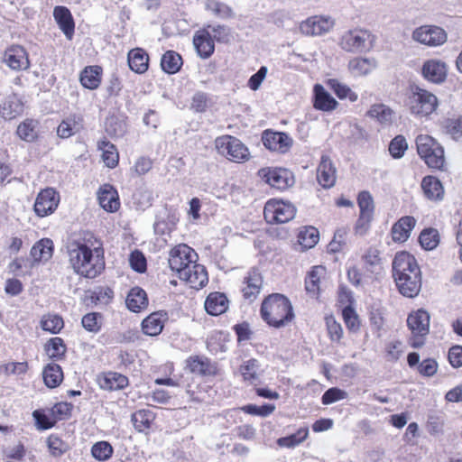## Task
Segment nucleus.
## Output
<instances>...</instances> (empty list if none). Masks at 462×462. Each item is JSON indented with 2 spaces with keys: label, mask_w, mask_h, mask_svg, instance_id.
<instances>
[{
  "label": "nucleus",
  "mask_w": 462,
  "mask_h": 462,
  "mask_svg": "<svg viewBox=\"0 0 462 462\" xmlns=\"http://www.w3.org/2000/svg\"><path fill=\"white\" fill-rule=\"evenodd\" d=\"M437 97L423 88H416L409 97V107L412 115L426 117L431 115L438 107Z\"/></svg>",
  "instance_id": "nucleus-5"
},
{
  "label": "nucleus",
  "mask_w": 462,
  "mask_h": 462,
  "mask_svg": "<svg viewBox=\"0 0 462 462\" xmlns=\"http://www.w3.org/2000/svg\"><path fill=\"white\" fill-rule=\"evenodd\" d=\"M3 62L16 71L27 70L30 68L28 53L20 45H12L7 48L3 56Z\"/></svg>",
  "instance_id": "nucleus-15"
},
{
  "label": "nucleus",
  "mask_w": 462,
  "mask_h": 462,
  "mask_svg": "<svg viewBox=\"0 0 462 462\" xmlns=\"http://www.w3.org/2000/svg\"><path fill=\"white\" fill-rule=\"evenodd\" d=\"M53 16L68 40H71L74 34L75 24L69 10L65 6H56Z\"/></svg>",
  "instance_id": "nucleus-24"
},
{
  "label": "nucleus",
  "mask_w": 462,
  "mask_h": 462,
  "mask_svg": "<svg viewBox=\"0 0 462 462\" xmlns=\"http://www.w3.org/2000/svg\"><path fill=\"white\" fill-rule=\"evenodd\" d=\"M357 204L360 214L355 228L357 234L363 236L367 232L374 213V202L371 193L366 190L359 192Z\"/></svg>",
  "instance_id": "nucleus-10"
},
{
  "label": "nucleus",
  "mask_w": 462,
  "mask_h": 462,
  "mask_svg": "<svg viewBox=\"0 0 462 462\" xmlns=\"http://www.w3.org/2000/svg\"><path fill=\"white\" fill-rule=\"evenodd\" d=\"M263 145L273 152L286 153L291 148L293 140L285 133L266 130L262 137Z\"/></svg>",
  "instance_id": "nucleus-16"
},
{
  "label": "nucleus",
  "mask_w": 462,
  "mask_h": 462,
  "mask_svg": "<svg viewBox=\"0 0 462 462\" xmlns=\"http://www.w3.org/2000/svg\"><path fill=\"white\" fill-rule=\"evenodd\" d=\"M64 327L62 318L57 314H47L41 319V328L51 334H58Z\"/></svg>",
  "instance_id": "nucleus-48"
},
{
  "label": "nucleus",
  "mask_w": 462,
  "mask_h": 462,
  "mask_svg": "<svg viewBox=\"0 0 462 462\" xmlns=\"http://www.w3.org/2000/svg\"><path fill=\"white\" fill-rule=\"evenodd\" d=\"M296 211L295 206L291 202L271 199L264 206L263 216L270 224H282L293 219Z\"/></svg>",
  "instance_id": "nucleus-6"
},
{
  "label": "nucleus",
  "mask_w": 462,
  "mask_h": 462,
  "mask_svg": "<svg viewBox=\"0 0 462 462\" xmlns=\"http://www.w3.org/2000/svg\"><path fill=\"white\" fill-rule=\"evenodd\" d=\"M416 220L413 217L406 216L400 218L392 227V236L395 242H405L415 226Z\"/></svg>",
  "instance_id": "nucleus-26"
},
{
  "label": "nucleus",
  "mask_w": 462,
  "mask_h": 462,
  "mask_svg": "<svg viewBox=\"0 0 462 462\" xmlns=\"http://www.w3.org/2000/svg\"><path fill=\"white\" fill-rule=\"evenodd\" d=\"M195 261L187 270L180 272L179 278L186 282L190 288L199 290L208 283L206 268Z\"/></svg>",
  "instance_id": "nucleus-18"
},
{
  "label": "nucleus",
  "mask_w": 462,
  "mask_h": 462,
  "mask_svg": "<svg viewBox=\"0 0 462 462\" xmlns=\"http://www.w3.org/2000/svg\"><path fill=\"white\" fill-rule=\"evenodd\" d=\"M419 241L425 250H433L439 243V235L438 230L435 228L423 230L420 235Z\"/></svg>",
  "instance_id": "nucleus-50"
},
{
  "label": "nucleus",
  "mask_w": 462,
  "mask_h": 462,
  "mask_svg": "<svg viewBox=\"0 0 462 462\" xmlns=\"http://www.w3.org/2000/svg\"><path fill=\"white\" fill-rule=\"evenodd\" d=\"M19 137L26 142H32L36 138L35 123L32 120H27L19 125L17 128Z\"/></svg>",
  "instance_id": "nucleus-58"
},
{
  "label": "nucleus",
  "mask_w": 462,
  "mask_h": 462,
  "mask_svg": "<svg viewBox=\"0 0 462 462\" xmlns=\"http://www.w3.org/2000/svg\"><path fill=\"white\" fill-rule=\"evenodd\" d=\"M97 147L102 151V159L108 168H115L118 163L119 154L116 147L106 140L99 141Z\"/></svg>",
  "instance_id": "nucleus-42"
},
{
  "label": "nucleus",
  "mask_w": 462,
  "mask_h": 462,
  "mask_svg": "<svg viewBox=\"0 0 462 462\" xmlns=\"http://www.w3.org/2000/svg\"><path fill=\"white\" fill-rule=\"evenodd\" d=\"M97 199L101 208L107 212H115L119 208L117 191L109 184H105L99 189Z\"/></svg>",
  "instance_id": "nucleus-21"
},
{
  "label": "nucleus",
  "mask_w": 462,
  "mask_h": 462,
  "mask_svg": "<svg viewBox=\"0 0 462 462\" xmlns=\"http://www.w3.org/2000/svg\"><path fill=\"white\" fill-rule=\"evenodd\" d=\"M259 368L260 364L258 360L251 358L240 365L239 372L241 373L244 381L250 384H257L260 379V375L258 374Z\"/></svg>",
  "instance_id": "nucleus-41"
},
{
  "label": "nucleus",
  "mask_w": 462,
  "mask_h": 462,
  "mask_svg": "<svg viewBox=\"0 0 462 462\" xmlns=\"http://www.w3.org/2000/svg\"><path fill=\"white\" fill-rule=\"evenodd\" d=\"M309 430L307 428H300L296 433L287 437L280 438L277 440V444L280 447L284 448H294L300 444L308 437Z\"/></svg>",
  "instance_id": "nucleus-51"
},
{
  "label": "nucleus",
  "mask_w": 462,
  "mask_h": 462,
  "mask_svg": "<svg viewBox=\"0 0 462 462\" xmlns=\"http://www.w3.org/2000/svg\"><path fill=\"white\" fill-rule=\"evenodd\" d=\"M0 112L5 119L11 120L23 112V103L17 96H9L2 103Z\"/></svg>",
  "instance_id": "nucleus-37"
},
{
  "label": "nucleus",
  "mask_w": 462,
  "mask_h": 462,
  "mask_svg": "<svg viewBox=\"0 0 462 462\" xmlns=\"http://www.w3.org/2000/svg\"><path fill=\"white\" fill-rule=\"evenodd\" d=\"M407 148L408 143L405 138L402 135H398L391 141L389 152L393 158H401L403 156Z\"/></svg>",
  "instance_id": "nucleus-60"
},
{
  "label": "nucleus",
  "mask_w": 462,
  "mask_h": 462,
  "mask_svg": "<svg viewBox=\"0 0 462 462\" xmlns=\"http://www.w3.org/2000/svg\"><path fill=\"white\" fill-rule=\"evenodd\" d=\"M422 77L434 84L443 83L448 76L447 64L438 59L426 60L421 67Z\"/></svg>",
  "instance_id": "nucleus-17"
},
{
  "label": "nucleus",
  "mask_w": 462,
  "mask_h": 462,
  "mask_svg": "<svg viewBox=\"0 0 462 462\" xmlns=\"http://www.w3.org/2000/svg\"><path fill=\"white\" fill-rule=\"evenodd\" d=\"M130 265L131 267L138 272L143 273L146 270V260L143 254L140 251H134L130 255Z\"/></svg>",
  "instance_id": "nucleus-63"
},
{
  "label": "nucleus",
  "mask_w": 462,
  "mask_h": 462,
  "mask_svg": "<svg viewBox=\"0 0 462 462\" xmlns=\"http://www.w3.org/2000/svg\"><path fill=\"white\" fill-rule=\"evenodd\" d=\"M193 44L198 54L203 59L210 57L214 52V42L209 32L196 34L193 38Z\"/></svg>",
  "instance_id": "nucleus-34"
},
{
  "label": "nucleus",
  "mask_w": 462,
  "mask_h": 462,
  "mask_svg": "<svg viewBox=\"0 0 462 462\" xmlns=\"http://www.w3.org/2000/svg\"><path fill=\"white\" fill-rule=\"evenodd\" d=\"M366 115L371 118L376 119L380 124L388 125L393 120V112L384 104H374L371 106Z\"/></svg>",
  "instance_id": "nucleus-45"
},
{
  "label": "nucleus",
  "mask_w": 462,
  "mask_h": 462,
  "mask_svg": "<svg viewBox=\"0 0 462 462\" xmlns=\"http://www.w3.org/2000/svg\"><path fill=\"white\" fill-rule=\"evenodd\" d=\"M318 266H312L305 278V291L310 298L318 296Z\"/></svg>",
  "instance_id": "nucleus-53"
},
{
  "label": "nucleus",
  "mask_w": 462,
  "mask_h": 462,
  "mask_svg": "<svg viewBox=\"0 0 462 462\" xmlns=\"http://www.w3.org/2000/svg\"><path fill=\"white\" fill-rule=\"evenodd\" d=\"M53 253V242L43 238L34 244L31 249V255L35 262L48 261Z\"/></svg>",
  "instance_id": "nucleus-36"
},
{
  "label": "nucleus",
  "mask_w": 462,
  "mask_h": 462,
  "mask_svg": "<svg viewBox=\"0 0 462 462\" xmlns=\"http://www.w3.org/2000/svg\"><path fill=\"white\" fill-rule=\"evenodd\" d=\"M421 273L418 263L413 255L407 252H399L393 261V274H411V273Z\"/></svg>",
  "instance_id": "nucleus-19"
},
{
  "label": "nucleus",
  "mask_w": 462,
  "mask_h": 462,
  "mask_svg": "<svg viewBox=\"0 0 462 462\" xmlns=\"http://www.w3.org/2000/svg\"><path fill=\"white\" fill-rule=\"evenodd\" d=\"M189 370L200 375H212L216 373V367L207 357L191 356L188 360Z\"/></svg>",
  "instance_id": "nucleus-38"
},
{
  "label": "nucleus",
  "mask_w": 462,
  "mask_h": 462,
  "mask_svg": "<svg viewBox=\"0 0 462 462\" xmlns=\"http://www.w3.org/2000/svg\"><path fill=\"white\" fill-rule=\"evenodd\" d=\"M69 261L74 272L86 278L97 277L105 268L103 251L93 249L86 241L73 240L67 246Z\"/></svg>",
  "instance_id": "nucleus-1"
},
{
  "label": "nucleus",
  "mask_w": 462,
  "mask_h": 462,
  "mask_svg": "<svg viewBox=\"0 0 462 462\" xmlns=\"http://www.w3.org/2000/svg\"><path fill=\"white\" fill-rule=\"evenodd\" d=\"M342 316L346 328L353 332H356L360 328V321L358 315L351 306H346L343 309Z\"/></svg>",
  "instance_id": "nucleus-55"
},
{
  "label": "nucleus",
  "mask_w": 462,
  "mask_h": 462,
  "mask_svg": "<svg viewBox=\"0 0 462 462\" xmlns=\"http://www.w3.org/2000/svg\"><path fill=\"white\" fill-rule=\"evenodd\" d=\"M319 171H321L319 184L325 189L333 187L337 180L336 168L326 156H322L321 162H319Z\"/></svg>",
  "instance_id": "nucleus-35"
},
{
  "label": "nucleus",
  "mask_w": 462,
  "mask_h": 462,
  "mask_svg": "<svg viewBox=\"0 0 462 462\" xmlns=\"http://www.w3.org/2000/svg\"><path fill=\"white\" fill-rule=\"evenodd\" d=\"M421 189L424 196L432 201H439L444 197V188L439 179L434 176H426L421 180Z\"/></svg>",
  "instance_id": "nucleus-25"
},
{
  "label": "nucleus",
  "mask_w": 462,
  "mask_h": 462,
  "mask_svg": "<svg viewBox=\"0 0 462 462\" xmlns=\"http://www.w3.org/2000/svg\"><path fill=\"white\" fill-rule=\"evenodd\" d=\"M97 383L101 389L106 391H117L128 385V378L116 372H108L97 377Z\"/></svg>",
  "instance_id": "nucleus-22"
},
{
  "label": "nucleus",
  "mask_w": 462,
  "mask_h": 462,
  "mask_svg": "<svg viewBox=\"0 0 462 462\" xmlns=\"http://www.w3.org/2000/svg\"><path fill=\"white\" fill-rule=\"evenodd\" d=\"M375 36L371 31L362 28L349 29L340 37L339 45L346 52L358 54L370 51L374 44Z\"/></svg>",
  "instance_id": "nucleus-3"
},
{
  "label": "nucleus",
  "mask_w": 462,
  "mask_h": 462,
  "mask_svg": "<svg viewBox=\"0 0 462 462\" xmlns=\"http://www.w3.org/2000/svg\"><path fill=\"white\" fill-rule=\"evenodd\" d=\"M361 261L366 273L378 274L383 269V259L377 247L371 246L367 248L362 255Z\"/></svg>",
  "instance_id": "nucleus-23"
},
{
  "label": "nucleus",
  "mask_w": 462,
  "mask_h": 462,
  "mask_svg": "<svg viewBox=\"0 0 462 462\" xmlns=\"http://www.w3.org/2000/svg\"><path fill=\"white\" fill-rule=\"evenodd\" d=\"M228 307V300L224 293L212 292L205 300V310L212 316L224 313Z\"/></svg>",
  "instance_id": "nucleus-27"
},
{
  "label": "nucleus",
  "mask_w": 462,
  "mask_h": 462,
  "mask_svg": "<svg viewBox=\"0 0 462 462\" xmlns=\"http://www.w3.org/2000/svg\"><path fill=\"white\" fill-rule=\"evenodd\" d=\"M60 203V195L52 188L42 189L34 202V211L38 217H43L52 214Z\"/></svg>",
  "instance_id": "nucleus-13"
},
{
  "label": "nucleus",
  "mask_w": 462,
  "mask_h": 462,
  "mask_svg": "<svg viewBox=\"0 0 462 462\" xmlns=\"http://www.w3.org/2000/svg\"><path fill=\"white\" fill-rule=\"evenodd\" d=\"M241 410L244 412L250 415L267 417L275 411V405L271 403L264 404L262 406H257L255 404H247L243 406Z\"/></svg>",
  "instance_id": "nucleus-54"
},
{
  "label": "nucleus",
  "mask_w": 462,
  "mask_h": 462,
  "mask_svg": "<svg viewBox=\"0 0 462 462\" xmlns=\"http://www.w3.org/2000/svg\"><path fill=\"white\" fill-rule=\"evenodd\" d=\"M418 154L432 169L443 170L445 156L443 147L431 136L420 134L416 138Z\"/></svg>",
  "instance_id": "nucleus-4"
},
{
  "label": "nucleus",
  "mask_w": 462,
  "mask_h": 462,
  "mask_svg": "<svg viewBox=\"0 0 462 462\" xmlns=\"http://www.w3.org/2000/svg\"><path fill=\"white\" fill-rule=\"evenodd\" d=\"M66 349L63 339L58 337L49 339L44 346V350L48 356L56 360H60L64 356Z\"/></svg>",
  "instance_id": "nucleus-47"
},
{
  "label": "nucleus",
  "mask_w": 462,
  "mask_h": 462,
  "mask_svg": "<svg viewBox=\"0 0 462 462\" xmlns=\"http://www.w3.org/2000/svg\"><path fill=\"white\" fill-rule=\"evenodd\" d=\"M445 132L452 136L454 139H458L462 136V116L457 118H448L443 122Z\"/></svg>",
  "instance_id": "nucleus-56"
},
{
  "label": "nucleus",
  "mask_w": 462,
  "mask_h": 462,
  "mask_svg": "<svg viewBox=\"0 0 462 462\" xmlns=\"http://www.w3.org/2000/svg\"><path fill=\"white\" fill-rule=\"evenodd\" d=\"M48 447L53 456H60L67 450V445L56 436L49 437Z\"/></svg>",
  "instance_id": "nucleus-64"
},
{
  "label": "nucleus",
  "mask_w": 462,
  "mask_h": 462,
  "mask_svg": "<svg viewBox=\"0 0 462 462\" xmlns=\"http://www.w3.org/2000/svg\"><path fill=\"white\" fill-rule=\"evenodd\" d=\"M216 147L221 154L235 162H241L249 158L247 147L234 136L224 135L217 138Z\"/></svg>",
  "instance_id": "nucleus-7"
},
{
  "label": "nucleus",
  "mask_w": 462,
  "mask_h": 462,
  "mask_svg": "<svg viewBox=\"0 0 462 462\" xmlns=\"http://www.w3.org/2000/svg\"><path fill=\"white\" fill-rule=\"evenodd\" d=\"M259 176L272 188L284 190L294 184L292 173L282 168H264L258 171Z\"/></svg>",
  "instance_id": "nucleus-12"
},
{
  "label": "nucleus",
  "mask_w": 462,
  "mask_h": 462,
  "mask_svg": "<svg viewBox=\"0 0 462 462\" xmlns=\"http://www.w3.org/2000/svg\"><path fill=\"white\" fill-rule=\"evenodd\" d=\"M83 120L79 116H70L61 121L57 128V134L60 138H69L73 134L79 133L82 127Z\"/></svg>",
  "instance_id": "nucleus-29"
},
{
  "label": "nucleus",
  "mask_w": 462,
  "mask_h": 462,
  "mask_svg": "<svg viewBox=\"0 0 462 462\" xmlns=\"http://www.w3.org/2000/svg\"><path fill=\"white\" fill-rule=\"evenodd\" d=\"M148 54L141 48L133 49L128 52L129 68L139 74L148 69Z\"/></svg>",
  "instance_id": "nucleus-30"
},
{
  "label": "nucleus",
  "mask_w": 462,
  "mask_h": 462,
  "mask_svg": "<svg viewBox=\"0 0 462 462\" xmlns=\"http://www.w3.org/2000/svg\"><path fill=\"white\" fill-rule=\"evenodd\" d=\"M208 9L214 12L216 14L224 17V18H229L234 15L233 10L226 5V4L217 2V1H211L208 5Z\"/></svg>",
  "instance_id": "nucleus-62"
},
{
  "label": "nucleus",
  "mask_w": 462,
  "mask_h": 462,
  "mask_svg": "<svg viewBox=\"0 0 462 462\" xmlns=\"http://www.w3.org/2000/svg\"><path fill=\"white\" fill-rule=\"evenodd\" d=\"M114 453V448L107 441H98L91 448V455L98 461L108 460Z\"/></svg>",
  "instance_id": "nucleus-49"
},
{
  "label": "nucleus",
  "mask_w": 462,
  "mask_h": 462,
  "mask_svg": "<svg viewBox=\"0 0 462 462\" xmlns=\"http://www.w3.org/2000/svg\"><path fill=\"white\" fill-rule=\"evenodd\" d=\"M407 325L413 336L411 340V346L421 347L424 345L423 337L430 330V314L424 310H418L408 316Z\"/></svg>",
  "instance_id": "nucleus-8"
},
{
  "label": "nucleus",
  "mask_w": 462,
  "mask_h": 462,
  "mask_svg": "<svg viewBox=\"0 0 462 462\" xmlns=\"http://www.w3.org/2000/svg\"><path fill=\"white\" fill-rule=\"evenodd\" d=\"M260 312L262 319L274 328L284 327L294 319L290 300L280 293L267 296L262 302Z\"/></svg>",
  "instance_id": "nucleus-2"
},
{
  "label": "nucleus",
  "mask_w": 462,
  "mask_h": 462,
  "mask_svg": "<svg viewBox=\"0 0 462 462\" xmlns=\"http://www.w3.org/2000/svg\"><path fill=\"white\" fill-rule=\"evenodd\" d=\"M327 85L339 99H348L350 102H356L358 99V95L355 91L336 79H329Z\"/></svg>",
  "instance_id": "nucleus-43"
},
{
  "label": "nucleus",
  "mask_w": 462,
  "mask_h": 462,
  "mask_svg": "<svg viewBox=\"0 0 462 462\" xmlns=\"http://www.w3.org/2000/svg\"><path fill=\"white\" fill-rule=\"evenodd\" d=\"M154 419L155 415L150 410H139L133 413L131 417L134 429L139 432H146L151 428Z\"/></svg>",
  "instance_id": "nucleus-40"
},
{
  "label": "nucleus",
  "mask_w": 462,
  "mask_h": 462,
  "mask_svg": "<svg viewBox=\"0 0 462 462\" xmlns=\"http://www.w3.org/2000/svg\"><path fill=\"white\" fill-rule=\"evenodd\" d=\"M244 283L245 285L242 289L243 297L248 302H253L259 295L263 286L261 273L255 269L249 271L244 279Z\"/></svg>",
  "instance_id": "nucleus-20"
},
{
  "label": "nucleus",
  "mask_w": 462,
  "mask_h": 462,
  "mask_svg": "<svg viewBox=\"0 0 462 462\" xmlns=\"http://www.w3.org/2000/svg\"><path fill=\"white\" fill-rule=\"evenodd\" d=\"M103 317L100 313L90 312L83 316L81 324L83 328L91 333H97L102 327Z\"/></svg>",
  "instance_id": "nucleus-52"
},
{
  "label": "nucleus",
  "mask_w": 462,
  "mask_h": 462,
  "mask_svg": "<svg viewBox=\"0 0 462 462\" xmlns=\"http://www.w3.org/2000/svg\"><path fill=\"white\" fill-rule=\"evenodd\" d=\"M396 286L402 295L413 298L419 294L421 289V273L411 274H393Z\"/></svg>",
  "instance_id": "nucleus-14"
},
{
  "label": "nucleus",
  "mask_w": 462,
  "mask_h": 462,
  "mask_svg": "<svg viewBox=\"0 0 462 462\" xmlns=\"http://www.w3.org/2000/svg\"><path fill=\"white\" fill-rule=\"evenodd\" d=\"M328 334L332 341L338 342L343 337V328L333 316L325 318Z\"/></svg>",
  "instance_id": "nucleus-57"
},
{
  "label": "nucleus",
  "mask_w": 462,
  "mask_h": 462,
  "mask_svg": "<svg viewBox=\"0 0 462 462\" xmlns=\"http://www.w3.org/2000/svg\"><path fill=\"white\" fill-rule=\"evenodd\" d=\"M102 69L99 66H88L85 68L79 77L81 85L88 89H96L101 83Z\"/></svg>",
  "instance_id": "nucleus-32"
},
{
  "label": "nucleus",
  "mask_w": 462,
  "mask_h": 462,
  "mask_svg": "<svg viewBox=\"0 0 462 462\" xmlns=\"http://www.w3.org/2000/svg\"><path fill=\"white\" fill-rule=\"evenodd\" d=\"M412 39L430 47H437L447 42L448 36L444 29L436 25H422L412 32Z\"/></svg>",
  "instance_id": "nucleus-11"
},
{
  "label": "nucleus",
  "mask_w": 462,
  "mask_h": 462,
  "mask_svg": "<svg viewBox=\"0 0 462 462\" xmlns=\"http://www.w3.org/2000/svg\"><path fill=\"white\" fill-rule=\"evenodd\" d=\"M377 66L376 60L372 58H354L348 63V69L356 77L365 76L371 73Z\"/></svg>",
  "instance_id": "nucleus-31"
},
{
  "label": "nucleus",
  "mask_w": 462,
  "mask_h": 462,
  "mask_svg": "<svg viewBox=\"0 0 462 462\" xmlns=\"http://www.w3.org/2000/svg\"><path fill=\"white\" fill-rule=\"evenodd\" d=\"M126 306L133 312H139L148 305V299L144 290L140 287L133 288L126 298Z\"/></svg>",
  "instance_id": "nucleus-33"
},
{
  "label": "nucleus",
  "mask_w": 462,
  "mask_h": 462,
  "mask_svg": "<svg viewBox=\"0 0 462 462\" xmlns=\"http://www.w3.org/2000/svg\"><path fill=\"white\" fill-rule=\"evenodd\" d=\"M181 65L182 59L176 51H168L162 57L161 67L166 73L174 74L178 72Z\"/></svg>",
  "instance_id": "nucleus-44"
},
{
  "label": "nucleus",
  "mask_w": 462,
  "mask_h": 462,
  "mask_svg": "<svg viewBox=\"0 0 462 462\" xmlns=\"http://www.w3.org/2000/svg\"><path fill=\"white\" fill-rule=\"evenodd\" d=\"M198 259L196 252L185 244L174 246L169 254L170 268L176 272L178 276L180 272L187 270Z\"/></svg>",
  "instance_id": "nucleus-9"
},
{
  "label": "nucleus",
  "mask_w": 462,
  "mask_h": 462,
  "mask_svg": "<svg viewBox=\"0 0 462 462\" xmlns=\"http://www.w3.org/2000/svg\"><path fill=\"white\" fill-rule=\"evenodd\" d=\"M298 243L303 250L313 248L318 243V230L314 226H305L298 234Z\"/></svg>",
  "instance_id": "nucleus-46"
},
{
  "label": "nucleus",
  "mask_w": 462,
  "mask_h": 462,
  "mask_svg": "<svg viewBox=\"0 0 462 462\" xmlns=\"http://www.w3.org/2000/svg\"><path fill=\"white\" fill-rule=\"evenodd\" d=\"M338 106V102L319 85V110L333 111Z\"/></svg>",
  "instance_id": "nucleus-59"
},
{
  "label": "nucleus",
  "mask_w": 462,
  "mask_h": 462,
  "mask_svg": "<svg viewBox=\"0 0 462 462\" xmlns=\"http://www.w3.org/2000/svg\"><path fill=\"white\" fill-rule=\"evenodd\" d=\"M346 397V393L337 387L329 388L322 396L323 404H331Z\"/></svg>",
  "instance_id": "nucleus-61"
},
{
  "label": "nucleus",
  "mask_w": 462,
  "mask_h": 462,
  "mask_svg": "<svg viewBox=\"0 0 462 462\" xmlns=\"http://www.w3.org/2000/svg\"><path fill=\"white\" fill-rule=\"evenodd\" d=\"M42 377L47 387H57L63 380L61 367L55 363L48 364L42 371Z\"/></svg>",
  "instance_id": "nucleus-39"
},
{
  "label": "nucleus",
  "mask_w": 462,
  "mask_h": 462,
  "mask_svg": "<svg viewBox=\"0 0 462 462\" xmlns=\"http://www.w3.org/2000/svg\"><path fill=\"white\" fill-rule=\"evenodd\" d=\"M166 319V313L153 312L144 319L142 322V329L144 334L148 336L159 335L162 328L164 320Z\"/></svg>",
  "instance_id": "nucleus-28"
}]
</instances>
